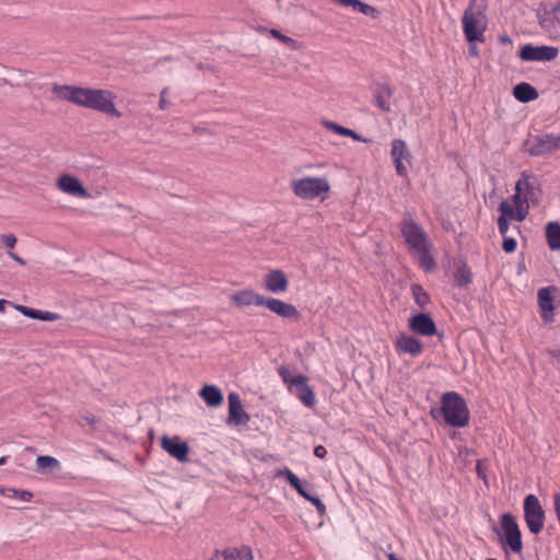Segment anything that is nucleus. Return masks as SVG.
<instances>
[{
    "mask_svg": "<svg viewBox=\"0 0 560 560\" xmlns=\"http://www.w3.org/2000/svg\"><path fill=\"white\" fill-rule=\"evenodd\" d=\"M52 93L60 100L94 109L113 117H120L114 104V94L108 90L54 84Z\"/></svg>",
    "mask_w": 560,
    "mask_h": 560,
    "instance_id": "nucleus-1",
    "label": "nucleus"
},
{
    "mask_svg": "<svg viewBox=\"0 0 560 560\" xmlns=\"http://www.w3.org/2000/svg\"><path fill=\"white\" fill-rule=\"evenodd\" d=\"M430 413L434 419L442 417L444 422L453 428H465L470 419L465 398L456 392L444 393L440 408H432Z\"/></svg>",
    "mask_w": 560,
    "mask_h": 560,
    "instance_id": "nucleus-2",
    "label": "nucleus"
},
{
    "mask_svg": "<svg viewBox=\"0 0 560 560\" xmlns=\"http://www.w3.org/2000/svg\"><path fill=\"white\" fill-rule=\"evenodd\" d=\"M486 8V0H469L468 8L462 18L464 36L468 44L485 42Z\"/></svg>",
    "mask_w": 560,
    "mask_h": 560,
    "instance_id": "nucleus-3",
    "label": "nucleus"
},
{
    "mask_svg": "<svg viewBox=\"0 0 560 560\" xmlns=\"http://www.w3.org/2000/svg\"><path fill=\"white\" fill-rule=\"evenodd\" d=\"M502 549L508 552L521 553L523 551L522 532L516 518L511 513H503L500 516V528L493 526Z\"/></svg>",
    "mask_w": 560,
    "mask_h": 560,
    "instance_id": "nucleus-4",
    "label": "nucleus"
},
{
    "mask_svg": "<svg viewBox=\"0 0 560 560\" xmlns=\"http://www.w3.org/2000/svg\"><path fill=\"white\" fill-rule=\"evenodd\" d=\"M294 195L304 200H313L330 189L325 177H303L291 183Z\"/></svg>",
    "mask_w": 560,
    "mask_h": 560,
    "instance_id": "nucleus-5",
    "label": "nucleus"
},
{
    "mask_svg": "<svg viewBox=\"0 0 560 560\" xmlns=\"http://www.w3.org/2000/svg\"><path fill=\"white\" fill-rule=\"evenodd\" d=\"M399 230L406 244L413 250L431 244L425 231L413 220L410 212L404 213Z\"/></svg>",
    "mask_w": 560,
    "mask_h": 560,
    "instance_id": "nucleus-6",
    "label": "nucleus"
},
{
    "mask_svg": "<svg viewBox=\"0 0 560 560\" xmlns=\"http://www.w3.org/2000/svg\"><path fill=\"white\" fill-rule=\"evenodd\" d=\"M524 520L528 530L538 535L545 525L546 514L539 499L535 494H527L523 502Z\"/></svg>",
    "mask_w": 560,
    "mask_h": 560,
    "instance_id": "nucleus-7",
    "label": "nucleus"
},
{
    "mask_svg": "<svg viewBox=\"0 0 560 560\" xmlns=\"http://www.w3.org/2000/svg\"><path fill=\"white\" fill-rule=\"evenodd\" d=\"M523 150L530 156H541L560 150V135L545 133L529 137L523 142Z\"/></svg>",
    "mask_w": 560,
    "mask_h": 560,
    "instance_id": "nucleus-8",
    "label": "nucleus"
},
{
    "mask_svg": "<svg viewBox=\"0 0 560 560\" xmlns=\"http://www.w3.org/2000/svg\"><path fill=\"white\" fill-rule=\"evenodd\" d=\"M518 57L523 61H552L559 55V48L555 46H535L525 44L518 50Z\"/></svg>",
    "mask_w": 560,
    "mask_h": 560,
    "instance_id": "nucleus-9",
    "label": "nucleus"
},
{
    "mask_svg": "<svg viewBox=\"0 0 560 560\" xmlns=\"http://www.w3.org/2000/svg\"><path fill=\"white\" fill-rule=\"evenodd\" d=\"M535 12L540 28L548 34L550 38H557L560 33V18L557 15L558 13L552 12V8L549 10L544 2L538 4Z\"/></svg>",
    "mask_w": 560,
    "mask_h": 560,
    "instance_id": "nucleus-10",
    "label": "nucleus"
},
{
    "mask_svg": "<svg viewBox=\"0 0 560 560\" xmlns=\"http://www.w3.org/2000/svg\"><path fill=\"white\" fill-rule=\"evenodd\" d=\"M390 156L395 164L397 174L399 176H407L408 168L402 161L410 164L412 155L404 140L395 139L392 141Z\"/></svg>",
    "mask_w": 560,
    "mask_h": 560,
    "instance_id": "nucleus-11",
    "label": "nucleus"
},
{
    "mask_svg": "<svg viewBox=\"0 0 560 560\" xmlns=\"http://www.w3.org/2000/svg\"><path fill=\"white\" fill-rule=\"evenodd\" d=\"M409 328L417 335L432 337L438 335V327L428 313H418L409 317Z\"/></svg>",
    "mask_w": 560,
    "mask_h": 560,
    "instance_id": "nucleus-12",
    "label": "nucleus"
},
{
    "mask_svg": "<svg viewBox=\"0 0 560 560\" xmlns=\"http://www.w3.org/2000/svg\"><path fill=\"white\" fill-rule=\"evenodd\" d=\"M290 390L308 408L315 406V393L307 384V377L298 374L292 378V386Z\"/></svg>",
    "mask_w": 560,
    "mask_h": 560,
    "instance_id": "nucleus-13",
    "label": "nucleus"
},
{
    "mask_svg": "<svg viewBox=\"0 0 560 560\" xmlns=\"http://www.w3.org/2000/svg\"><path fill=\"white\" fill-rule=\"evenodd\" d=\"M162 448L180 463L188 460L189 446L179 436L163 435L161 439Z\"/></svg>",
    "mask_w": 560,
    "mask_h": 560,
    "instance_id": "nucleus-14",
    "label": "nucleus"
},
{
    "mask_svg": "<svg viewBox=\"0 0 560 560\" xmlns=\"http://www.w3.org/2000/svg\"><path fill=\"white\" fill-rule=\"evenodd\" d=\"M261 306H266L268 310L282 318L298 320L301 316L300 312L294 305L275 298H264Z\"/></svg>",
    "mask_w": 560,
    "mask_h": 560,
    "instance_id": "nucleus-15",
    "label": "nucleus"
},
{
    "mask_svg": "<svg viewBox=\"0 0 560 560\" xmlns=\"http://www.w3.org/2000/svg\"><path fill=\"white\" fill-rule=\"evenodd\" d=\"M229 401V417L228 423L230 424H245L249 421V416L244 411L242 400L237 393L231 392L228 396Z\"/></svg>",
    "mask_w": 560,
    "mask_h": 560,
    "instance_id": "nucleus-16",
    "label": "nucleus"
},
{
    "mask_svg": "<svg viewBox=\"0 0 560 560\" xmlns=\"http://www.w3.org/2000/svg\"><path fill=\"white\" fill-rule=\"evenodd\" d=\"M556 291L555 287H546L538 290V305L541 311V317L545 323L553 322L555 305L552 292Z\"/></svg>",
    "mask_w": 560,
    "mask_h": 560,
    "instance_id": "nucleus-17",
    "label": "nucleus"
},
{
    "mask_svg": "<svg viewBox=\"0 0 560 560\" xmlns=\"http://www.w3.org/2000/svg\"><path fill=\"white\" fill-rule=\"evenodd\" d=\"M265 288L272 293H282L289 287V280L285 273L280 270H271L264 278Z\"/></svg>",
    "mask_w": 560,
    "mask_h": 560,
    "instance_id": "nucleus-18",
    "label": "nucleus"
},
{
    "mask_svg": "<svg viewBox=\"0 0 560 560\" xmlns=\"http://www.w3.org/2000/svg\"><path fill=\"white\" fill-rule=\"evenodd\" d=\"M453 285L466 288L472 282V272L466 259H457L454 262Z\"/></svg>",
    "mask_w": 560,
    "mask_h": 560,
    "instance_id": "nucleus-19",
    "label": "nucleus"
},
{
    "mask_svg": "<svg viewBox=\"0 0 560 560\" xmlns=\"http://www.w3.org/2000/svg\"><path fill=\"white\" fill-rule=\"evenodd\" d=\"M264 298H265L264 295L256 293L252 289H245V290H241V291L233 293L230 296V300L234 305H236L238 307H244V306H249V305L261 306Z\"/></svg>",
    "mask_w": 560,
    "mask_h": 560,
    "instance_id": "nucleus-20",
    "label": "nucleus"
},
{
    "mask_svg": "<svg viewBox=\"0 0 560 560\" xmlns=\"http://www.w3.org/2000/svg\"><path fill=\"white\" fill-rule=\"evenodd\" d=\"M396 348L404 353L417 357L422 352L423 343L415 336L400 334L396 340Z\"/></svg>",
    "mask_w": 560,
    "mask_h": 560,
    "instance_id": "nucleus-21",
    "label": "nucleus"
},
{
    "mask_svg": "<svg viewBox=\"0 0 560 560\" xmlns=\"http://www.w3.org/2000/svg\"><path fill=\"white\" fill-rule=\"evenodd\" d=\"M394 90L387 83H376L373 90L374 103L383 112L388 113L392 110L390 98Z\"/></svg>",
    "mask_w": 560,
    "mask_h": 560,
    "instance_id": "nucleus-22",
    "label": "nucleus"
},
{
    "mask_svg": "<svg viewBox=\"0 0 560 560\" xmlns=\"http://www.w3.org/2000/svg\"><path fill=\"white\" fill-rule=\"evenodd\" d=\"M58 187L72 196L85 197L88 195L85 188L82 183L74 176L71 175H62L58 179Z\"/></svg>",
    "mask_w": 560,
    "mask_h": 560,
    "instance_id": "nucleus-23",
    "label": "nucleus"
},
{
    "mask_svg": "<svg viewBox=\"0 0 560 560\" xmlns=\"http://www.w3.org/2000/svg\"><path fill=\"white\" fill-rule=\"evenodd\" d=\"M513 96L522 103H529L538 98L539 94L536 88L527 82H521L513 88Z\"/></svg>",
    "mask_w": 560,
    "mask_h": 560,
    "instance_id": "nucleus-24",
    "label": "nucleus"
},
{
    "mask_svg": "<svg viewBox=\"0 0 560 560\" xmlns=\"http://www.w3.org/2000/svg\"><path fill=\"white\" fill-rule=\"evenodd\" d=\"M499 212L504 214L510 220L522 222L528 214V207L523 206L512 207L506 200H503L498 208Z\"/></svg>",
    "mask_w": 560,
    "mask_h": 560,
    "instance_id": "nucleus-25",
    "label": "nucleus"
},
{
    "mask_svg": "<svg viewBox=\"0 0 560 560\" xmlns=\"http://www.w3.org/2000/svg\"><path fill=\"white\" fill-rule=\"evenodd\" d=\"M199 395L209 407H218L223 402V394L215 385H205Z\"/></svg>",
    "mask_w": 560,
    "mask_h": 560,
    "instance_id": "nucleus-26",
    "label": "nucleus"
},
{
    "mask_svg": "<svg viewBox=\"0 0 560 560\" xmlns=\"http://www.w3.org/2000/svg\"><path fill=\"white\" fill-rule=\"evenodd\" d=\"M545 236L551 250H560V223L551 221L546 224Z\"/></svg>",
    "mask_w": 560,
    "mask_h": 560,
    "instance_id": "nucleus-27",
    "label": "nucleus"
},
{
    "mask_svg": "<svg viewBox=\"0 0 560 560\" xmlns=\"http://www.w3.org/2000/svg\"><path fill=\"white\" fill-rule=\"evenodd\" d=\"M223 560H254L250 547L226 548L221 553Z\"/></svg>",
    "mask_w": 560,
    "mask_h": 560,
    "instance_id": "nucleus-28",
    "label": "nucleus"
},
{
    "mask_svg": "<svg viewBox=\"0 0 560 560\" xmlns=\"http://www.w3.org/2000/svg\"><path fill=\"white\" fill-rule=\"evenodd\" d=\"M431 244L423 246V248L416 249L419 256V264L425 271H431L435 267V260L430 253Z\"/></svg>",
    "mask_w": 560,
    "mask_h": 560,
    "instance_id": "nucleus-29",
    "label": "nucleus"
},
{
    "mask_svg": "<svg viewBox=\"0 0 560 560\" xmlns=\"http://www.w3.org/2000/svg\"><path fill=\"white\" fill-rule=\"evenodd\" d=\"M37 471L40 474L46 472L47 469H57L60 467V463L57 458L49 455L37 456L36 458Z\"/></svg>",
    "mask_w": 560,
    "mask_h": 560,
    "instance_id": "nucleus-30",
    "label": "nucleus"
},
{
    "mask_svg": "<svg viewBox=\"0 0 560 560\" xmlns=\"http://www.w3.org/2000/svg\"><path fill=\"white\" fill-rule=\"evenodd\" d=\"M411 292L415 299L416 304L424 308L431 301L429 293L423 289V287L419 283H413L411 285Z\"/></svg>",
    "mask_w": 560,
    "mask_h": 560,
    "instance_id": "nucleus-31",
    "label": "nucleus"
},
{
    "mask_svg": "<svg viewBox=\"0 0 560 560\" xmlns=\"http://www.w3.org/2000/svg\"><path fill=\"white\" fill-rule=\"evenodd\" d=\"M352 10L370 16L373 20L378 19L381 15V12L375 7L364 3L361 0H352Z\"/></svg>",
    "mask_w": 560,
    "mask_h": 560,
    "instance_id": "nucleus-32",
    "label": "nucleus"
},
{
    "mask_svg": "<svg viewBox=\"0 0 560 560\" xmlns=\"http://www.w3.org/2000/svg\"><path fill=\"white\" fill-rule=\"evenodd\" d=\"M0 492L2 494L7 495L8 498L20 499L24 502H28L33 498V493L27 490H18V489L9 488V489H0Z\"/></svg>",
    "mask_w": 560,
    "mask_h": 560,
    "instance_id": "nucleus-33",
    "label": "nucleus"
},
{
    "mask_svg": "<svg viewBox=\"0 0 560 560\" xmlns=\"http://www.w3.org/2000/svg\"><path fill=\"white\" fill-rule=\"evenodd\" d=\"M322 125L331 132H335L337 135L343 136V137H350V128L340 126L334 121L330 120H323Z\"/></svg>",
    "mask_w": 560,
    "mask_h": 560,
    "instance_id": "nucleus-34",
    "label": "nucleus"
},
{
    "mask_svg": "<svg viewBox=\"0 0 560 560\" xmlns=\"http://www.w3.org/2000/svg\"><path fill=\"white\" fill-rule=\"evenodd\" d=\"M277 476L284 477L289 485L294 489L301 482L300 478L293 474L289 468L279 469Z\"/></svg>",
    "mask_w": 560,
    "mask_h": 560,
    "instance_id": "nucleus-35",
    "label": "nucleus"
},
{
    "mask_svg": "<svg viewBox=\"0 0 560 560\" xmlns=\"http://www.w3.org/2000/svg\"><path fill=\"white\" fill-rule=\"evenodd\" d=\"M269 33L271 34L272 37L279 39L281 43H283L284 45L289 46V47H294L295 46V40L284 34H282L280 31L276 30V28H271L269 31Z\"/></svg>",
    "mask_w": 560,
    "mask_h": 560,
    "instance_id": "nucleus-36",
    "label": "nucleus"
},
{
    "mask_svg": "<svg viewBox=\"0 0 560 560\" xmlns=\"http://www.w3.org/2000/svg\"><path fill=\"white\" fill-rule=\"evenodd\" d=\"M305 500L310 501L314 504L319 515H324L326 512V506L323 503V501L315 494H312L311 492L305 495Z\"/></svg>",
    "mask_w": 560,
    "mask_h": 560,
    "instance_id": "nucleus-37",
    "label": "nucleus"
},
{
    "mask_svg": "<svg viewBox=\"0 0 560 560\" xmlns=\"http://www.w3.org/2000/svg\"><path fill=\"white\" fill-rule=\"evenodd\" d=\"M15 308L28 318L38 319L40 310L32 308L24 305H15Z\"/></svg>",
    "mask_w": 560,
    "mask_h": 560,
    "instance_id": "nucleus-38",
    "label": "nucleus"
},
{
    "mask_svg": "<svg viewBox=\"0 0 560 560\" xmlns=\"http://www.w3.org/2000/svg\"><path fill=\"white\" fill-rule=\"evenodd\" d=\"M488 468V460L487 459H478L476 463V472L478 478L482 479L485 482H487V474L486 470Z\"/></svg>",
    "mask_w": 560,
    "mask_h": 560,
    "instance_id": "nucleus-39",
    "label": "nucleus"
},
{
    "mask_svg": "<svg viewBox=\"0 0 560 560\" xmlns=\"http://www.w3.org/2000/svg\"><path fill=\"white\" fill-rule=\"evenodd\" d=\"M517 247V242L514 237L503 236L502 249L508 253H514Z\"/></svg>",
    "mask_w": 560,
    "mask_h": 560,
    "instance_id": "nucleus-40",
    "label": "nucleus"
},
{
    "mask_svg": "<svg viewBox=\"0 0 560 560\" xmlns=\"http://www.w3.org/2000/svg\"><path fill=\"white\" fill-rule=\"evenodd\" d=\"M509 220L504 214L500 213V217L498 218V229L502 236H506V233L510 229Z\"/></svg>",
    "mask_w": 560,
    "mask_h": 560,
    "instance_id": "nucleus-41",
    "label": "nucleus"
},
{
    "mask_svg": "<svg viewBox=\"0 0 560 560\" xmlns=\"http://www.w3.org/2000/svg\"><path fill=\"white\" fill-rule=\"evenodd\" d=\"M522 184H523V180L518 179L516 183V186H515L516 192L512 196V201L515 205V207L523 206V203L526 202L525 199L521 198Z\"/></svg>",
    "mask_w": 560,
    "mask_h": 560,
    "instance_id": "nucleus-42",
    "label": "nucleus"
},
{
    "mask_svg": "<svg viewBox=\"0 0 560 560\" xmlns=\"http://www.w3.org/2000/svg\"><path fill=\"white\" fill-rule=\"evenodd\" d=\"M60 318V315L57 313L48 312V311H39V320L44 322H54Z\"/></svg>",
    "mask_w": 560,
    "mask_h": 560,
    "instance_id": "nucleus-43",
    "label": "nucleus"
},
{
    "mask_svg": "<svg viewBox=\"0 0 560 560\" xmlns=\"http://www.w3.org/2000/svg\"><path fill=\"white\" fill-rule=\"evenodd\" d=\"M294 489L298 491V493L301 497H303L305 499V495H307L310 493V490L312 489V485L306 480H304V481L301 480L298 488H294Z\"/></svg>",
    "mask_w": 560,
    "mask_h": 560,
    "instance_id": "nucleus-44",
    "label": "nucleus"
},
{
    "mask_svg": "<svg viewBox=\"0 0 560 560\" xmlns=\"http://www.w3.org/2000/svg\"><path fill=\"white\" fill-rule=\"evenodd\" d=\"M279 375L281 376L282 381L285 383V384H289L290 387L292 386V378L294 376H291V373L290 371L285 368V366H280L279 370Z\"/></svg>",
    "mask_w": 560,
    "mask_h": 560,
    "instance_id": "nucleus-45",
    "label": "nucleus"
},
{
    "mask_svg": "<svg viewBox=\"0 0 560 560\" xmlns=\"http://www.w3.org/2000/svg\"><path fill=\"white\" fill-rule=\"evenodd\" d=\"M1 238L2 243L9 248H13L16 244V237L13 234H3Z\"/></svg>",
    "mask_w": 560,
    "mask_h": 560,
    "instance_id": "nucleus-46",
    "label": "nucleus"
},
{
    "mask_svg": "<svg viewBox=\"0 0 560 560\" xmlns=\"http://www.w3.org/2000/svg\"><path fill=\"white\" fill-rule=\"evenodd\" d=\"M82 420H84L85 422H88L90 425L92 427H95L97 423H100V418L91 415V413H86V415H83L82 416Z\"/></svg>",
    "mask_w": 560,
    "mask_h": 560,
    "instance_id": "nucleus-47",
    "label": "nucleus"
},
{
    "mask_svg": "<svg viewBox=\"0 0 560 560\" xmlns=\"http://www.w3.org/2000/svg\"><path fill=\"white\" fill-rule=\"evenodd\" d=\"M327 454L326 448L323 445H317L314 448V455L318 458H324Z\"/></svg>",
    "mask_w": 560,
    "mask_h": 560,
    "instance_id": "nucleus-48",
    "label": "nucleus"
},
{
    "mask_svg": "<svg viewBox=\"0 0 560 560\" xmlns=\"http://www.w3.org/2000/svg\"><path fill=\"white\" fill-rule=\"evenodd\" d=\"M167 93V88L163 89L162 92H161V98H160V103H159V107L161 109H165L166 108V100H165V95Z\"/></svg>",
    "mask_w": 560,
    "mask_h": 560,
    "instance_id": "nucleus-49",
    "label": "nucleus"
},
{
    "mask_svg": "<svg viewBox=\"0 0 560 560\" xmlns=\"http://www.w3.org/2000/svg\"><path fill=\"white\" fill-rule=\"evenodd\" d=\"M499 42L503 45H511L512 44V39L509 35L506 34H502L499 36Z\"/></svg>",
    "mask_w": 560,
    "mask_h": 560,
    "instance_id": "nucleus-50",
    "label": "nucleus"
},
{
    "mask_svg": "<svg viewBox=\"0 0 560 560\" xmlns=\"http://www.w3.org/2000/svg\"><path fill=\"white\" fill-rule=\"evenodd\" d=\"M549 354L551 355L552 359L556 360V362L558 364H560V349L559 350H550Z\"/></svg>",
    "mask_w": 560,
    "mask_h": 560,
    "instance_id": "nucleus-51",
    "label": "nucleus"
},
{
    "mask_svg": "<svg viewBox=\"0 0 560 560\" xmlns=\"http://www.w3.org/2000/svg\"><path fill=\"white\" fill-rule=\"evenodd\" d=\"M9 256H10L11 258H13L15 261H18L19 264H21V265H25V264H26L24 259H22L20 256H18V255H16L15 253H13V252H9Z\"/></svg>",
    "mask_w": 560,
    "mask_h": 560,
    "instance_id": "nucleus-52",
    "label": "nucleus"
},
{
    "mask_svg": "<svg viewBox=\"0 0 560 560\" xmlns=\"http://www.w3.org/2000/svg\"><path fill=\"white\" fill-rule=\"evenodd\" d=\"M352 140L369 142L368 139L362 138L359 133L352 130Z\"/></svg>",
    "mask_w": 560,
    "mask_h": 560,
    "instance_id": "nucleus-53",
    "label": "nucleus"
},
{
    "mask_svg": "<svg viewBox=\"0 0 560 560\" xmlns=\"http://www.w3.org/2000/svg\"><path fill=\"white\" fill-rule=\"evenodd\" d=\"M469 55L470 56H478V49L475 44H469Z\"/></svg>",
    "mask_w": 560,
    "mask_h": 560,
    "instance_id": "nucleus-54",
    "label": "nucleus"
},
{
    "mask_svg": "<svg viewBox=\"0 0 560 560\" xmlns=\"http://www.w3.org/2000/svg\"><path fill=\"white\" fill-rule=\"evenodd\" d=\"M525 186H526V192L527 194H533V190H534V187L530 183H528L527 180L524 182Z\"/></svg>",
    "mask_w": 560,
    "mask_h": 560,
    "instance_id": "nucleus-55",
    "label": "nucleus"
},
{
    "mask_svg": "<svg viewBox=\"0 0 560 560\" xmlns=\"http://www.w3.org/2000/svg\"><path fill=\"white\" fill-rule=\"evenodd\" d=\"M5 304H8V301L0 300V312L3 313L5 310Z\"/></svg>",
    "mask_w": 560,
    "mask_h": 560,
    "instance_id": "nucleus-56",
    "label": "nucleus"
},
{
    "mask_svg": "<svg viewBox=\"0 0 560 560\" xmlns=\"http://www.w3.org/2000/svg\"><path fill=\"white\" fill-rule=\"evenodd\" d=\"M552 12L560 13V0L552 7Z\"/></svg>",
    "mask_w": 560,
    "mask_h": 560,
    "instance_id": "nucleus-57",
    "label": "nucleus"
},
{
    "mask_svg": "<svg viewBox=\"0 0 560 560\" xmlns=\"http://www.w3.org/2000/svg\"><path fill=\"white\" fill-rule=\"evenodd\" d=\"M8 460V456L0 457V466L4 465Z\"/></svg>",
    "mask_w": 560,
    "mask_h": 560,
    "instance_id": "nucleus-58",
    "label": "nucleus"
}]
</instances>
